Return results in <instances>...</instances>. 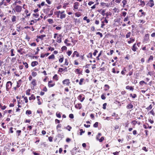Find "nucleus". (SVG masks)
<instances>
[{"label":"nucleus","instance_id":"obj_1","mask_svg":"<svg viewBox=\"0 0 155 155\" xmlns=\"http://www.w3.org/2000/svg\"><path fill=\"white\" fill-rule=\"evenodd\" d=\"M150 41V35L148 33L146 34L144 36L143 41L144 43H147Z\"/></svg>","mask_w":155,"mask_h":155},{"label":"nucleus","instance_id":"obj_2","mask_svg":"<svg viewBox=\"0 0 155 155\" xmlns=\"http://www.w3.org/2000/svg\"><path fill=\"white\" fill-rule=\"evenodd\" d=\"M19 20V17L18 16H16L15 15H12L11 18V20L13 23H15L16 21H18Z\"/></svg>","mask_w":155,"mask_h":155},{"label":"nucleus","instance_id":"obj_3","mask_svg":"<svg viewBox=\"0 0 155 155\" xmlns=\"http://www.w3.org/2000/svg\"><path fill=\"white\" fill-rule=\"evenodd\" d=\"M12 83L10 81H8L6 84V90L8 91L11 88L12 86Z\"/></svg>","mask_w":155,"mask_h":155},{"label":"nucleus","instance_id":"obj_4","mask_svg":"<svg viewBox=\"0 0 155 155\" xmlns=\"http://www.w3.org/2000/svg\"><path fill=\"white\" fill-rule=\"evenodd\" d=\"M15 11L18 13L20 12L22 9V7L21 6L19 5H17L15 8Z\"/></svg>","mask_w":155,"mask_h":155},{"label":"nucleus","instance_id":"obj_5","mask_svg":"<svg viewBox=\"0 0 155 155\" xmlns=\"http://www.w3.org/2000/svg\"><path fill=\"white\" fill-rule=\"evenodd\" d=\"M62 83L63 85L69 86L71 83L70 80L68 79L64 80L62 81Z\"/></svg>","mask_w":155,"mask_h":155},{"label":"nucleus","instance_id":"obj_6","mask_svg":"<svg viewBox=\"0 0 155 155\" xmlns=\"http://www.w3.org/2000/svg\"><path fill=\"white\" fill-rule=\"evenodd\" d=\"M32 93L31 90L30 89H28L26 91V94L27 96H29L31 95V97H35L34 94Z\"/></svg>","mask_w":155,"mask_h":155},{"label":"nucleus","instance_id":"obj_7","mask_svg":"<svg viewBox=\"0 0 155 155\" xmlns=\"http://www.w3.org/2000/svg\"><path fill=\"white\" fill-rule=\"evenodd\" d=\"M31 84L32 85V87H31L32 89H34V87L37 85V81L36 79H33L31 82Z\"/></svg>","mask_w":155,"mask_h":155},{"label":"nucleus","instance_id":"obj_8","mask_svg":"<svg viewBox=\"0 0 155 155\" xmlns=\"http://www.w3.org/2000/svg\"><path fill=\"white\" fill-rule=\"evenodd\" d=\"M101 6L103 7L104 8L107 7L109 8L110 6V4L108 3H104L102 2L100 3Z\"/></svg>","mask_w":155,"mask_h":155},{"label":"nucleus","instance_id":"obj_9","mask_svg":"<svg viewBox=\"0 0 155 155\" xmlns=\"http://www.w3.org/2000/svg\"><path fill=\"white\" fill-rule=\"evenodd\" d=\"M55 85V83L54 81H50L48 82V86L49 87H52Z\"/></svg>","mask_w":155,"mask_h":155},{"label":"nucleus","instance_id":"obj_10","mask_svg":"<svg viewBox=\"0 0 155 155\" xmlns=\"http://www.w3.org/2000/svg\"><path fill=\"white\" fill-rule=\"evenodd\" d=\"M139 12H141V15L139 16L140 17L144 16L146 15V13L144 12L143 11L142 9L140 10L139 11Z\"/></svg>","mask_w":155,"mask_h":155},{"label":"nucleus","instance_id":"obj_11","mask_svg":"<svg viewBox=\"0 0 155 155\" xmlns=\"http://www.w3.org/2000/svg\"><path fill=\"white\" fill-rule=\"evenodd\" d=\"M70 41L68 38L65 39L64 41V43L67 46H70L72 45L70 43H69Z\"/></svg>","mask_w":155,"mask_h":155},{"label":"nucleus","instance_id":"obj_12","mask_svg":"<svg viewBox=\"0 0 155 155\" xmlns=\"http://www.w3.org/2000/svg\"><path fill=\"white\" fill-rule=\"evenodd\" d=\"M147 5L151 7H152L154 5V3L153 0H150Z\"/></svg>","mask_w":155,"mask_h":155},{"label":"nucleus","instance_id":"obj_13","mask_svg":"<svg viewBox=\"0 0 155 155\" xmlns=\"http://www.w3.org/2000/svg\"><path fill=\"white\" fill-rule=\"evenodd\" d=\"M131 49L134 52H135L137 51L138 48L136 46V43H135L133 44L131 48Z\"/></svg>","mask_w":155,"mask_h":155},{"label":"nucleus","instance_id":"obj_14","mask_svg":"<svg viewBox=\"0 0 155 155\" xmlns=\"http://www.w3.org/2000/svg\"><path fill=\"white\" fill-rule=\"evenodd\" d=\"M62 36L61 35L59 34L58 36L57 37V39L56 40V42L59 43H60L61 42V37Z\"/></svg>","mask_w":155,"mask_h":155},{"label":"nucleus","instance_id":"obj_15","mask_svg":"<svg viewBox=\"0 0 155 155\" xmlns=\"http://www.w3.org/2000/svg\"><path fill=\"white\" fill-rule=\"evenodd\" d=\"M64 56L63 55L60 56L59 58L58 59L59 62L60 63H62L64 60Z\"/></svg>","mask_w":155,"mask_h":155},{"label":"nucleus","instance_id":"obj_16","mask_svg":"<svg viewBox=\"0 0 155 155\" xmlns=\"http://www.w3.org/2000/svg\"><path fill=\"white\" fill-rule=\"evenodd\" d=\"M139 2H140V4L139 5V6L142 7H143L145 5V2L144 1L139 0Z\"/></svg>","mask_w":155,"mask_h":155},{"label":"nucleus","instance_id":"obj_17","mask_svg":"<svg viewBox=\"0 0 155 155\" xmlns=\"http://www.w3.org/2000/svg\"><path fill=\"white\" fill-rule=\"evenodd\" d=\"M24 14H25L26 17H28V18H29L31 15V13L29 12L28 11L27 9H25L24 11Z\"/></svg>","mask_w":155,"mask_h":155},{"label":"nucleus","instance_id":"obj_18","mask_svg":"<svg viewBox=\"0 0 155 155\" xmlns=\"http://www.w3.org/2000/svg\"><path fill=\"white\" fill-rule=\"evenodd\" d=\"M134 70L133 69H131V70H128V73L126 75L127 76L128 75L129 76H131L133 74Z\"/></svg>","mask_w":155,"mask_h":155},{"label":"nucleus","instance_id":"obj_19","mask_svg":"<svg viewBox=\"0 0 155 155\" xmlns=\"http://www.w3.org/2000/svg\"><path fill=\"white\" fill-rule=\"evenodd\" d=\"M38 64V62L36 61H35L31 62V65L32 67H34L36 65H37Z\"/></svg>","mask_w":155,"mask_h":155},{"label":"nucleus","instance_id":"obj_20","mask_svg":"<svg viewBox=\"0 0 155 155\" xmlns=\"http://www.w3.org/2000/svg\"><path fill=\"white\" fill-rule=\"evenodd\" d=\"M126 89L127 90H129L130 91H133L134 89V87L133 86H130L129 85H127L126 86Z\"/></svg>","mask_w":155,"mask_h":155},{"label":"nucleus","instance_id":"obj_21","mask_svg":"<svg viewBox=\"0 0 155 155\" xmlns=\"http://www.w3.org/2000/svg\"><path fill=\"white\" fill-rule=\"evenodd\" d=\"M79 5V3L78 2H76L74 3V9H78V6Z\"/></svg>","mask_w":155,"mask_h":155},{"label":"nucleus","instance_id":"obj_22","mask_svg":"<svg viewBox=\"0 0 155 155\" xmlns=\"http://www.w3.org/2000/svg\"><path fill=\"white\" fill-rule=\"evenodd\" d=\"M22 15L23 16L20 19V20L22 21H25V18H28V17H26V16L25 15L24 13H23Z\"/></svg>","mask_w":155,"mask_h":155},{"label":"nucleus","instance_id":"obj_23","mask_svg":"<svg viewBox=\"0 0 155 155\" xmlns=\"http://www.w3.org/2000/svg\"><path fill=\"white\" fill-rule=\"evenodd\" d=\"M22 80L21 79L19 80L17 82V87H19L21 84Z\"/></svg>","mask_w":155,"mask_h":155},{"label":"nucleus","instance_id":"obj_24","mask_svg":"<svg viewBox=\"0 0 155 155\" xmlns=\"http://www.w3.org/2000/svg\"><path fill=\"white\" fill-rule=\"evenodd\" d=\"M75 107L76 108L80 109L82 107V105L81 104H76Z\"/></svg>","mask_w":155,"mask_h":155},{"label":"nucleus","instance_id":"obj_25","mask_svg":"<svg viewBox=\"0 0 155 155\" xmlns=\"http://www.w3.org/2000/svg\"><path fill=\"white\" fill-rule=\"evenodd\" d=\"M45 37V35H41V36H37V38L40 39L41 40H44V38Z\"/></svg>","mask_w":155,"mask_h":155},{"label":"nucleus","instance_id":"obj_26","mask_svg":"<svg viewBox=\"0 0 155 155\" xmlns=\"http://www.w3.org/2000/svg\"><path fill=\"white\" fill-rule=\"evenodd\" d=\"M4 5L5 6H7V3L3 0H2V2H0V8H1V6Z\"/></svg>","mask_w":155,"mask_h":155},{"label":"nucleus","instance_id":"obj_27","mask_svg":"<svg viewBox=\"0 0 155 155\" xmlns=\"http://www.w3.org/2000/svg\"><path fill=\"white\" fill-rule=\"evenodd\" d=\"M127 0H123L122 2L123 4L122 6L123 8H124L126 5L127 4Z\"/></svg>","mask_w":155,"mask_h":155},{"label":"nucleus","instance_id":"obj_28","mask_svg":"<svg viewBox=\"0 0 155 155\" xmlns=\"http://www.w3.org/2000/svg\"><path fill=\"white\" fill-rule=\"evenodd\" d=\"M130 40L128 41H127V42L128 44H130L131 43H132L135 41V38H134L132 37H131L130 38Z\"/></svg>","mask_w":155,"mask_h":155},{"label":"nucleus","instance_id":"obj_29","mask_svg":"<svg viewBox=\"0 0 155 155\" xmlns=\"http://www.w3.org/2000/svg\"><path fill=\"white\" fill-rule=\"evenodd\" d=\"M153 55H150L147 60V62L148 63H149L151 61H152L153 59Z\"/></svg>","mask_w":155,"mask_h":155},{"label":"nucleus","instance_id":"obj_30","mask_svg":"<svg viewBox=\"0 0 155 155\" xmlns=\"http://www.w3.org/2000/svg\"><path fill=\"white\" fill-rule=\"evenodd\" d=\"M126 71V68L125 67H124L123 69L121 71V74L122 75H124L125 74V72Z\"/></svg>","mask_w":155,"mask_h":155},{"label":"nucleus","instance_id":"obj_31","mask_svg":"<svg viewBox=\"0 0 155 155\" xmlns=\"http://www.w3.org/2000/svg\"><path fill=\"white\" fill-rule=\"evenodd\" d=\"M61 125L60 124H58L57 126V129L58 132H60L61 131V130L58 129L59 128H61Z\"/></svg>","mask_w":155,"mask_h":155},{"label":"nucleus","instance_id":"obj_32","mask_svg":"<svg viewBox=\"0 0 155 155\" xmlns=\"http://www.w3.org/2000/svg\"><path fill=\"white\" fill-rule=\"evenodd\" d=\"M39 20V19L38 18L37 20L35 19V20H32L31 21V23H30L29 24L30 25H33V24L35 23H36L37 22V21H38Z\"/></svg>","mask_w":155,"mask_h":155},{"label":"nucleus","instance_id":"obj_33","mask_svg":"<svg viewBox=\"0 0 155 155\" xmlns=\"http://www.w3.org/2000/svg\"><path fill=\"white\" fill-rule=\"evenodd\" d=\"M23 45L21 46L20 47L19 49L17 51L18 52L21 53L22 51L23 50Z\"/></svg>","mask_w":155,"mask_h":155},{"label":"nucleus","instance_id":"obj_34","mask_svg":"<svg viewBox=\"0 0 155 155\" xmlns=\"http://www.w3.org/2000/svg\"><path fill=\"white\" fill-rule=\"evenodd\" d=\"M133 107V105L131 104H129L127 106V108L128 109H132Z\"/></svg>","mask_w":155,"mask_h":155},{"label":"nucleus","instance_id":"obj_35","mask_svg":"<svg viewBox=\"0 0 155 155\" xmlns=\"http://www.w3.org/2000/svg\"><path fill=\"white\" fill-rule=\"evenodd\" d=\"M75 56H76V57H78L80 56L79 53L77 51H75L73 53Z\"/></svg>","mask_w":155,"mask_h":155},{"label":"nucleus","instance_id":"obj_36","mask_svg":"<svg viewBox=\"0 0 155 155\" xmlns=\"http://www.w3.org/2000/svg\"><path fill=\"white\" fill-rule=\"evenodd\" d=\"M99 12H101L100 13H101V15H103V16H104L105 15V11L104 10H102V9H101L99 11Z\"/></svg>","mask_w":155,"mask_h":155},{"label":"nucleus","instance_id":"obj_37","mask_svg":"<svg viewBox=\"0 0 155 155\" xmlns=\"http://www.w3.org/2000/svg\"><path fill=\"white\" fill-rule=\"evenodd\" d=\"M74 72L76 74H81V72L80 71V70L79 69H77L74 70Z\"/></svg>","mask_w":155,"mask_h":155},{"label":"nucleus","instance_id":"obj_38","mask_svg":"<svg viewBox=\"0 0 155 155\" xmlns=\"http://www.w3.org/2000/svg\"><path fill=\"white\" fill-rule=\"evenodd\" d=\"M49 59H54L55 58V56L54 54H52L51 55L49 56L48 58Z\"/></svg>","mask_w":155,"mask_h":155},{"label":"nucleus","instance_id":"obj_39","mask_svg":"<svg viewBox=\"0 0 155 155\" xmlns=\"http://www.w3.org/2000/svg\"><path fill=\"white\" fill-rule=\"evenodd\" d=\"M110 87L107 84H105L104 85V90L105 91H107L109 89Z\"/></svg>","mask_w":155,"mask_h":155},{"label":"nucleus","instance_id":"obj_40","mask_svg":"<svg viewBox=\"0 0 155 155\" xmlns=\"http://www.w3.org/2000/svg\"><path fill=\"white\" fill-rule=\"evenodd\" d=\"M102 134L101 133H98V134L97 135L96 139L97 140H98L100 139V137L101 136Z\"/></svg>","mask_w":155,"mask_h":155},{"label":"nucleus","instance_id":"obj_41","mask_svg":"<svg viewBox=\"0 0 155 155\" xmlns=\"http://www.w3.org/2000/svg\"><path fill=\"white\" fill-rule=\"evenodd\" d=\"M53 79L56 81H57L58 80V75L56 74H55L53 77Z\"/></svg>","mask_w":155,"mask_h":155},{"label":"nucleus","instance_id":"obj_42","mask_svg":"<svg viewBox=\"0 0 155 155\" xmlns=\"http://www.w3.org/2000/svg\"><path fill=\"white\" fill-rule=\"evenodd\" d=\"M54 9H52V10H51L50 11V13L48 14V17H50L53 14V12L54 11Z\"/></svg>","mask_w":155,"mask_h":155},{"label":"nucleus","instance_id":"obj_43","mask_svg":"<svg viewBox=\"0 0 155 155\" xmlns=\"http://www.w3.org/2000/svg\"><path fill=\"white\" fill-rule=\"evenodd\" d=\"M66 68H66L65 69H63L62 68H59V70L58 71V72H60L61 73L63 71H65V69H66Z\"/></svg>","mask_w":155,"mask_h":155},{"label":"nucleus","instance_id":"obj_44","mask_svg":"<svg viewBox=\"0 0 155 155\" xmlns=\"http://www.w3.org/2000/svg\"><path fill=\"white\" fill-rule=\"evenodd\" d=\"M50 10V9L49 8H47L44 9V12L45 13L48 14Z\"/></svg>","mask_w":155,"mask_h":155},{"label":"nucleus","instance_id":"obj_45","mask_svg":"<svg viewBox=\"0 0 155 155\" xmlns=\"http://www.w3.org/2000/svg\"><path fill=\"white\" fill-rule=\"evenodd\" d=\"M84 79L83 78H81L80 80V81L79 82V84L80 85H82V83L84 81Z\"/></svg>","mask_w":155,"mask_h":155},{"label":"nucleus","instance_id":"obj_46","mask_svg":"<svg viewBox=\"0 0 155 155\" xmlns=\"http://www.w3.org/2000/svg\"><path fill=\"white\" fill-rule=\"evenodd\" d=\"M61 13V12L60 11H56L54 12V14L55 15L57 16V17L58 18H59V14Z\"/></svg>","mask_w":155,"mask_h":155},{"label":"nucleus","instance_id":"obj_47","mask_svg":"<svg viewBox=\"0 0 155 155\" xmlns=\"http://www.w3.org/2000/svg\"><path fill=\"white\" fill-rule=\"evenodd\" d=\"M33 16L34 17L36 18H38L39 16V14L38 13H36L35 14H33Z\"/></svg>","mask_w":155,"mask_h":155},{"label":"nucleus","instance_id":"obj_48","mask_svg":"<svg viewBox=\"0 0 155 155\" xmlns=\"http://www.w3.org/2000/svg\"><path fill=\"white\" fill-rule=\"evenodd\" d=\"M23 64L25 66V68H28V64L26 62H23Z\"/></svg>","mask_w":155,"mask_h":155},{"label":"nucleus","instance_id":"obj_49","mask_svg":"<svg viewBox=\"0 0 155 155\" xmlns=\"http://www.w3.org/2000/svg\"><path fill=\"white\" fill-rule=\"evenodd\" d=\"M68 64H69V62H68V59L66 58L65 59L64 65H65L67 66L68 65Z\"/></svg>","mask_w":155,"mask_h":155},{"label":"nucleus","instance_id":"obj_50","mask_svg":"<svg viewBox=\"0 0 155 155\" xmlns=\"http://www.w3.org/2000/svg\"><path fill=\"white\" fill-rule=\"evenodd\" d=\"M18 3L19 4L21 5L22 4V2L20 0H16V1L15 2L14 4L16 5V4Z\"/></svg>","mask_w":155,"mask_h":155},{"label":"nucleus","instance_id":"obj_51","mask_svg":"<svg viewBox=\"0 0 155 155\" xmlns=\"http://www.w3.org/2000/svg\"><path fill=\"white\" fill-rule=\"evenodd\" d=\"M76 16L79 17L81 16V14L80 12H76L75 14Z\"/></svg>","mask_w":155,"mask_h":155},{"label":"nucleus","instance_id":"obj_52","mask_svg":"<svg viewBox=\"0 0 155 155\" xmlns=\"http://www.w3.org/2000/svg\"><path fill=\"white\" fill-rule=\"evenodd\" d=\"M31 75L33 77H35L37 75V74L36 72L33 71L32 72Z\"/></svg>","mask_w":155,"mask_h":155},{"label":"nucleus","instance_id":"obj_53","mask_svg":"<svg viewBox=\"0 0 155 155\" xmlns=\"http://www.w3.org/2000/svg\"><path fill=\"white\" fill-rule=\"evenodd\" d=\"M72 51H68L66 52L68 56H70L72 54Z\"/></svg>","mask_w":155,"mask_h":155},{"label":"nucleus","instance_id":"obj_54","mask_svg":"<svg viewBox=\"0 0 155 155\" xmlns=\"http://www.w3.org/2000/svg\"><path fill=\"white\" fill-rule=\"evenodd\" d=\"M48 21L50 24H52L54 22L53 20L52 19H48Z\"/></svg>","mask_w":155,"mask_h":155},{"label":"nucleus","instance_id":"obj_55","mask_svg":"<svg viewBox=\"0 0 155 155\" xmlns=\"http://www.w3.org/2000/svg\"><path fill=\"white\" fill-rule=\"evenodd\" d=\"M31 114V111L30 110H27L26 112V114L27 115H30Z\"/></svg>","mask_w":155,"mask_h":155},{"label":"nucleus","instance_id":"obj_56","mask_svg":"<svg viewBox=\"0 0 155 155\" xmlns=\"http://www.w3.org/2000/svg\"><path fill=\"white\" fill-rule=\"evenodd\" d=\"M66 15L65 14H61V15L60 16V18L61 19H62L63 18H64L66 17Z\"/></svg>","mask_w":155,"mask_h":155},{"label":"nucleus","instance_id":"obj_57","mask_svg":"<svg viewBox=\"0 0 155 155\" xmlns=\"http://www.w3.org/2000/svg\"><path fill=\"white\" fill-rule=\"evenodd\" d=\"M131 35V32H129L127 33V34H126V38H129L130 37Z\"/></svg>","mask_w":155,"mask_h":155},{"label":"nucleus","instance_id":"obj_58","mask_svg":"<svg viewBox=\"0 0 155 155\" xmlns=\"http://www.w3.org/2000/svg\"><path fill=\"white\" fill-rule=\"evenodd\" d=\"M143 84H147V83L143 81H140L139 82V84L141 85H142Z\"/></svg>","mask_w":155,"mask_h":155},{"label":"nucleus","instance_id":"obj_59","mask_svg":"<svg viewBox=\"0 0 155 155\" xmlns=\"http://www.w3.org/2000/svg\"><path fill=\"white\" fill-rule=\"evenodd\" d=\"M61 51H64L66 50L67 49V47L65 46H63L61 48Z\"/></svg>","mask_w":155,"mask_h":155},{"label":"nucleus","instance_id":"obj_60","mask_svg":"<svg viewBox=\"0 0 155 155\" xmlns=\"http://www.w3.org/2000/svg\"><path fill=\"white\" fill-rule=\"evenodd\" d=\"M56 116L58 118H61V113H58V112L56 113Z\"/></svg>","mask_w":155,"mask_h":155},{"label":"nucleus","instance_id":"obj_61","mask_svg":"<svg viewBox=\"0 0 155 155\" xmlns=\"http://www.w3.org/2000/svg\"><path fill=\"white\" fill-rule=\"evenodd\" d=\"M14 49H11V56H13L15 55V54H14Z\"/></svg>","mask_w":155,"mask_h":155},{"label":"nucleus","instance_id":"obj_62","mask_svg":"<svg viewBox=\"0 0 155 155\" xmlns=\"http://www.w3.org/2000/svg\"><path fill=\"white\" fill-rule=\"evenodd\" d=\"M152 108V104H150L149 106L147 107L146 108V109L148 110H151Z\"/></svg>","mask_w":155,"mask_h":155},{"label":"nucleus","instance_id":"obj_63","mask_svg":"<svg viewBox=\"0 0 155 155\" xmlns=\"http://www.w3.org/2000/svg\"><path fill=\"white\" fill-rule=\"evenodd\" d=\"M97 35H99L101 38H102L103 37V35L102 33H100L99 32H97L96 33Z\"/></svg>","mask_w":155,"mask_h":155},{"label":"nucleus","instance_id":"obj_64","mask_svg":"<svg viewBox=\"0 0 155 155\" xmlns=\"http://www.w3.org/2000/svg\"><path fill=\"white\" fill-rule=\"evenodd\" d=\"M104 137H101V138L98 141L100 142H102L103 140H104Z\"/></svg>","mask_w":155,"mask_h":155}]
</instances>
